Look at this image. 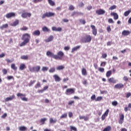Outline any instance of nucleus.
<instances>
[{
  "mask_svg": "<svg viewBox=\"0 0 131 131\" xmlns=\"http://www.w3.org/2000/svg\"><path fill=\"white\" fill-rule=\"evenodd\" d=\"M30 38H31V36L30 34L29 33H24L21 36V40H23L20 43H19V47H24V46H26L28 42L30 41Z\"/></svg>",
  "mask_w": 131,
  "mask_h": 131,
  "instance_id": "f257e3e1",
  "label": "nucleus"
},
{
  "mask_svg": "<svg viewBox=\"0 0 131 131\" xmlns=\"http://www.w3.org/2000/svg\"><path fill=\"white\" fill-rule=\"evenodd\" d=\"M82 41L83 43L91 42L92 41V36L91 35L85 34L82 38Z\"/></svg>",
  "mask_w": 131,
  "mask_h": 131,
  "instance_id": "f03ea898",
  "label": "nucleus"
},
{
  "mask_svg": "<svg viewBox=\"0 0 131 131\" xmlns=\"http://www.w3.org/2000/svg\"><path fill=\"white\" fill-rule=\"evenodd\" d=\"M55 16V13L51 12H47L43 13L41 16L42 19H45V18H50V17H54Z\"/></svg>",
  "mask_w": 131,
  "mask_h": 131,
  "instance_id": "7ed1b4c3",
  "label": "nucleus"
},
{
  "mask_svg": "<svg viewBox=\"0 0 131 131\" xmlns=\"http://www.w3.org/2000/svg\"><path fill=\"white\" fill-rule=\"evenodd\" d=\"M29 70L30 72H39V71L40 70V66H36L32 68L29 67Z\"/></svg>",
  "mask_w": 131,
  "mask_h": 131,
  "instance_id": "20e7f679",
  "label": "nucleus"
},
{
  "mask_svg": "<svg viewBox=\"0 0 131 131\" xmlns=\"http://www.w3.org/2000/svg\"><path fill=\"white\" fill-rule=\"evenodd\" d=\"M16 96L18 98L20 97L22 101H24L25 102H27V101H28V99L25 97L26 96L25 94H23L22 93H18L16 94Z\"/></svg>",
  "mask_w": 131,
  "mask_h": 131,
  "instance_id": "39448f33",
  "label": "nucleus"
},
{
  "mask_svg": "<svg viewBox=\"0 0 131 131\" xmlns=\"http://www.w3.org/2000/svg\"><path fill=\"white\" fill-rule=\"evenodd\" d=\"M75 93V89L74 88H69L67 89L66 91V94L68 96L69 95H73Z\"/></svg>",
  "mask_w": 131,
  "mask_h": 131,
  "instance_id": "423d86ee",
  "label": "nucleus"
},
{
  "mask_svg": "<svg viewBox=\"0 0 131 131\" xmlns=\"http://www.w3.org/2000/svg\"><path fill=\"white\" fill-rule=\"evenodd\" d=\"M64 56V53L62 51H59L57 55H56V58H55V60H62V58H63V56Z\"/></svg>",
  "mask_w": 131,
  "mask_h": 131,
  "instance_id": "0eeeda50",
  "label": "nucleus"
},
{
  "mask_svg": "<svg viewBox=\"0 0 131 131\" xmlns=\"http://www.w3.org/2000/svg\"><path fill=\"white\" fill-rule=\"evenodd\" d=\"M46 55H47V56H48V57H50L51 58H53V59H55L57 57L56 55L54 54L53 53H52V52H51L50 51H48L47 52Z\"/></svg>",
  "mask_w": 131,
  "mask_h": 131,
  "instance_id": "6e6552de",
  "label": "nucleus"
},
{
  "mask_svg": "<svg viewBox=\"0 0 131 131\" xmlns=\"http://www.w3.org/2000/svg\"><path fill=\"white\" fill-rule=\"evenodd\" d=\"M6 17L7 18V19H10V18L16 17V13L14 12H9L6 14Z\"/></svg>",
  "mask_w": 131,
  "mask_h": 131,
  "instance_id": "1a4fd4ad",
  "label": "nucleus"
},
{
  "mask_svg": "<svg viewBox=\"0 0 131 131\" xmlns=\"http://www.w3.org/2000/svg\"><path fill=\"white\" fill-rule=\"evenodd\" d=\"M91 28L92 29V33H93V35L96 36V35H97V33H98L97 30L96 28V26H95L94 25H91Z\"/></svg>",
  "mask_w": 131,
  "mask_h": 131,
  "instance_id": "9d476101",
  "label": "nucleus"
},
{
  "mask_svg": "<svg viewBox=\"0 0 131 131\" xmlns=\"http://www.w3.org/2000/svg\"><path fill=\"white\" fill-rule=\"evenodd\" d=\"M119 117H120V119L118 122L119 124H122V123L124 122V115L123 114L119 115Z\"/></svg>",
  "mask_w": 131,
  "mask_h": 131,
  "instance_id": "9b49d317",
  "label": "nucleus"
},
{
  "mask_svg": "<svg viewBox=\"0 0 131 131\" xmlns=\"http://www.w3.org/2000/svg\"><path fill=\"white\" fill-rule=\"evenodd\" d=\"M109 109L106 110L105 113L102 115L101 120H105V118L108 116V114H109Z\"/></svg>",
  "mask_w": 131,
  "mask_h": 131,
  "instance_id": "f8f14e48",
  "label": "nucleus"
},
{
  "mask_svg": "<svg viewBox=\"0 0 131 131\" xmlns=\"http://www.w3.org/2000/svg\"><path fill=\"white\" fill-rule=\"evenodd\" d=\"M15 96L14 95L10 96L4 99V102H9L10 101H13V100H14V99H15Z\"/></svg>",
  "mask_w": 131,
  "mask_h": 131,
  "instance_id": "ddd939ff",
  "label": "nucleus"
},
{
  "mask_svg": "<svg viewBox=\"0 0 131 131\" xmlns=\"http://www.w3.org/2000/svg\"><path fill=\"white\" fill-rule=\"evenodd\" d=\"M105 13H106V11L103 10V9H99V10H97L96 11V13L97 15H104V14H105Z\"/></svg>",
  "mask_w": 131,
  "mask_h": 131,
  "instance_id": "4468645a",
  "label": "nucleus"
},
{
  "mask_svg": "<svg viewBox=\"0 0 131 131\" xmlns=\"http://www.w3.org/2000/svg\"><path fill=\"white\" fill-rule=\"evenodd\" d=\"M22 18H27V17H31V13L25 12L21 14Z\"/></svg>",
  "mask_w": 131,
  "mask_h": 131,
  "instance_id": "2eb2a0df",
  "label": "nucleus"
},
{
  "mask_svg": "<svg viewBox=\"0 0 131 131\" xmlns=\"http://www.w3.org/2000/svg\"><path fill=\"white\" fill-rule=\"evenodd\" d=\"M130 31L127 30H123L122 32V35L123 36H127V35H129L130 34Z\"/></svg>",
  "mask_w": 131,
  "mask_h": 131,
  "instance_id": "dca6fc26",
  "label": "nucleus"
},
{
  "mask_svg": "<svg viewBox=\"0 0 131 131\" xmlns=\"http://www.w3.org/2000/svg\"><path fill=\"white\" fill-rule=\"evenodd\" d=\"M111 15L113 16L114 20H117L119 18L118 14L115 12H111Z\"/></svg>",
  "mask_w": 131,
  "mask_h": 131,
  "instance_id": "f3484780",
  "label": "nucleus"
},
{
  "mask_svg": "<svg viewBox=\"0 0 131 131\" xmlns=\"http://www.w3.org/2000/svg\"><path fill=\"white\" fill-rule=\"evenodd\" d=\"M32 34L34 36H39L40 35V31L38 30H35L32 33Z\"/></svg>",
  "mask_w": 131,
  "mask_h": 131,
  "instance_id": "a211bd4d",
  "label": "nucleus"
},
{
  "mask_svg": "<svg viewBox=\"0 0 131 131\" xmlns=\"http://www.w3.org/2000/svg\"><path fill=\"white\" fill-rule=\"evenodd\" d=\"M52 30L53 31H62V28L61 27L57 28L56 27H53L52 28Z\"/></svg>",
  "mask_w": 131,
  "mask_h": 131,
  "instance_id": "6ab92c4d",
  "label": "nucleus"
},
{
  "mask_svg": "<svg viewBox=\"0 0 131 131\" xmlns=\"http://www.w3.org/2000/svg\"><path fill=\"white\" fill-rule=\"evenodd\" d=\"M53 78H54L55 81L59 82L61 80V78L58 75H53Z\"/></svg>",
  "mask_w": 131,
  "mask_h": 131,
  "instance_id": "aec40b11",
  "label": "nucleus"
},
{
  "mask_svg": "<svg viewBox=\"0 0 131 131\" xmlns=\"http://www.w3.org/2000/svg\"><path fill=\"white\" fill-rule=\"evenodd\" d=\"M124 85L123 84L121 83H118L115 85L114 88L115 89H122L123 88Z\"/></svg>",
  "mask_w": 131,
  "mask_h": 131,
  "instance_id": "412c9836",
  "label": "nucleus"
},
{
  "mask_svg": "<svg viewBox=\"0 0 131 131\" xmlns=\"http://www.w3.org/2000/svg\"><path fill=\"white\" fill-rule=\"evenodd\" d=\"M54 39V36L51 35L50 36L48 39L45 40L46 42H50V41H52Z\"/></svg>",
  "mask_w": 131,
  "mask_h": 131,
  "instance_id": "4be33fe9",
  "label": "nucleus"
},
{
  "mask_svg": "<svg viewBox=\"0 0 131 131\" xmlns=\"http://www.w3.org/2000/svg\"><path fill=\"white\" fill-rule=\"evenodd\" d=\"M81 73L82 75H83L84 76L88 75V72H86V69H85V68H82L81 70Z\"/></svg>",
  "mask_w": 131,
  "mask_h": 131,
  "instance_id": "5701e85b",
  "label": "nucleus"
},
{
  "mask_svg": "<svg viewBox=\"0 0 131 131\" xmlns=\"http://www.w3.org/2000/svg\"><path fill=\"white\" fill-rule=\"evenodd\" d=\"M19 24V19H16L12 24H11V26H17Z\"/></svg>",
  "mask_w": 131,
  "mask_h": 131,
  "instance_id": "b1692460",
  "label": "nucleus"
},
{
  "mask_svg": "<svg viewBox=\"0 0 131 131\" xmlns=\"http://www.w3.org/2000/svg\"><path fill=\"white\" fill-rule=\"evenodd\" d=\"M8 27H9V25H8V24H4L2 26H0V29L3 30V29L8 28Z\"/></svg>",
  "mask_w": 131,
  "mask_h": 131,
  "instance_id": "393cba45",
  "label": "nucleus"
},
{
  "mask_svg": "<svg viewBox=\"0 0 131 131\" xmlns=\"http://www.w3.org/2000/svg\"><path fill=\"white\" fill-rule=\"evenodd\" d=\"M80 48V46H77L75 47H74L72 49L71 53H73V52H75V51H77V50H78Z\"/></svg>",
  "mask_w": 131,
  "mask_h": 131,
  "instance_id": "a878e982",
  "label": "nucleus"
},
{
  "mask_svg": "<svg viewBox=\"0 0 131 131\" xmlns=\"http://www.w3.org/2000/svg\"><path fill=\"white\" fill-rule=\"evenodd\" d=\"M19 130L20 131H27V127H26L25 126H21L19 127Z\"/></svg>",
  "mask_w": 131,
  "mask_h": 131,
  "instance_id": "bb28decb",
  "label": "nucleus"
},
{
  "mask_svg": "<svg viewBox=\"0 0 131 131\" xmlns=\"http://www.w3.org/2000/svg\"><path fill=\"white\" fill-rule=\"evenodd\" d=\"M109 82H111L112 83H116V81L114 79V78L112 77L108 79Z\"/></svg>",
  "mask_w": 131,
  "mask_h": 131,
  "instance_id": "cd10ccee",
  "label": "nucleus"
},
{
  "mask_svg": "<svg viewBox=\"0 0 131 131\" xmlns=\"http://www.w3.org/2000/svg\"><path fill=\"white\" fill-rule=\"evenodd\" d=\"M26 68V66H25V64L23 63L21 64L19 66V69L20 70H24V69H25Z\"/></svg>",
  "mask_w": 131,
  "mask_h": 131,
  "instance_id": "c85d7f7f",
  "label": "nucleus"
},
{
  "mask_svg": "<svg viewBox=\"0 0 131 131\" xmlns=\"http://www.w3.org/2000/svg\"><path fill=\"white\" fill-rule=\"evenodd\" d=\"M48 2L49 5L51 6V7H54V6L55 5V2H54L53 0H48Z\"/></svg>",
  "mask_w": 131,
  "mask_h": 131,
  "instance_id": "c756f323",
  "label": "nucleus"
},
{
  "mask_svg": "<svg viewBox=\"0 0 131 131\" xmlns=\"http://www.w3.org/2000/svg\"><path fill=\"white\" fill-rule=\"evenodd\" d=\"M131 109V103H129L127 107L124 108V111L127 112L128 110H130Z\"/></svg>",
  "mask_w": 131,
  "mask_h": 131,
  "instance_id": "7c9ffc66",
  "label": "nucleus"
},
{
  "mask_svg": "<svg viewBox=\"0 0 131 131\" xmlns=\"http://www.w3.org/2000/svg\"><path fill=\"white\" fill-rule=\"evenodd\" d=\"M42 31H44L45 32H49V31H50V29H49V28H48L46 26H44L42 27Z\"/></svg>",
  "mask_w": 131,
  "mask_h": 131,
  "instance_id": "2f4dec72",
  "label": "nucleus"
},
{
  "mask_svg": "<svg viewBox=\"0 0 131 131\" xmlns=\"http://www.w3.org/2000/svg\"><path fill=\"white\" fill-rule=\"evenodd\" d=\"M112 74V71H108L106 73V77H110V76H111Z\"/></svg>",
  "mask_w": 131,
  "mask_h": 131,
  "instance_id": "473e14b6",
  "label": "nucleus"
},
{
  "mask_svg": "<svg viewBox=\"0 0 131 131\" xmlns=\"http://www.w3.org/2000/svg\"><path fill=\"white\" fill-rule=\"evenodd\" d=\"M50 123H56L57 122V120H54L52 118H51L49 120Z\"/></svg>",
  "mask_w": 131,
  "mask_h": 131,
  "instance_id": "72a5a7b5",
  "label": "nucleus"
},
{
  "mask_svg": "<svg viewBox=\"0 0 131 131\" xmlns=\"http://www.w3.org/2000/svg\"><path fill=\"white\" fill-rule=\"evenodd\" d=\"M11 69H13V70H17V67H16V65L15 64V63H12L11 64Z\"/></svg>",
  "mask_w": 131,
  "mask_h": 131,
  "instance_id": "f704fd0d",
  "label": "nucleus"
},
{
  "mask_svg": "<svg viewBox=\"0 0 131 131\" xmlns=\"http://www.w3.org/2000/svg\"><path fill=\"white\" fill-rule=\"evenodd\" d=\"M21 60H28V56L27 55H23L20 57Z\"/></svg>",
  "mask_w": 131,
  "mask_h": 131,
  "instance_id": "c9c22d12",
  "label": "nucleus"
},
{
  "mask_svg": "<svg viewBox=\"0 0 131 131\" xmlns=\"http://www.w3.org/2000/svg\"><path fill=\"white\" fill-rule=\"evenodd\" d=\"M63 118H67V113H64L60 117V119H63Z\"/></svg>",
  "mask_w": 131,
  "mask_h": 131,
  "instance_id": "e433bc0d",
  "label": "nucleus"
},
{
  "mask_svg": "<svg viewBox=\"0 0 131 131\" xmlns=\"http://www.w3.org/2000/svg\"><path fill=\"white\" fill-rule=\"evenodd\" d=\"M55 71H56V69H55V68H51L49 70V72H50V73H54Z\"/></svg>",
  "mask_w": 131,
  "mask_h": 131,
  "instance_id": "4c0bfd02",
  "label": "nucleus"
},
{
  "mask_svg": "<svg viewBox=\"0 0 131 131\" xmlns=\"http://www.w3.org/2000/svg\"><path fill=\"white\" fill-rule=\"evenodd\" d=\"M130 12H131L130 10H128L127 11H125L124 13V16H125V17H127V16H128L130 13Z\"/></svg>",
  "mask_w": 131,
  "mask_h": 131,
  "instance_id": "58836bf2",
  "label": "nucleus"
},
{
  "mask_svg": "<svg viewBox=\"0 0 131 131\" xmlns=\"http://www.w3.org/2000/svg\"><path fill=\"white\" fill-rule=\"evenodd\" d=\"M112 129V128L110 126H107L106 127L103 131H111Z\"/></svg>",
  "mask_w": 131,
  "mask_h": 131,
  "instance_id": "ea45409f",
  "label": "nucleus"
},
{
  "mask_svg": "<svg viewBox=\"0 0 131 131\" xmlns=\"http://www.w3.org/2000/svg\"><path fill=\"white\" fill-rule=\"evenodd\" d=\"M65 67L63 66H59L56 68L57 70H63Z\"/></svg>",
  "mask_w": 131,
  "mask_h": 131,
  "instance_id": "a19ab883",
  "label": "nucleus"
},
{
  "mask_svg": "<svg viewBox=\"0 0 131 131\" xmlns=\"http://www.w3.org/2000/svg\"><path fill=\"white\" fill-rule=\"evenodd\" d=\"M49 70V68L47 67H42L41 68V71L45 72V71H48Z\"/></svg>",
  "mask_w": 131,
  "mask_h": 131,
  "instance_id": "79ce46f5",
  "label": "nucleus"
},
{
  "mask_svg": "<svg viewBox=\"0 0 131 131\" xmlns=\"http://www.w3.org/2000/svg\"><path fill=\"white\" fill-rule=\"evenodd\" d=\"M20 30H21L22 31H26V30H28V28H27V27L24 26L23 28L20 29Z\"/></svg>",
  "mask_w": 131,
  "mask_h": 131,
  "instance_id": "37998d69",
  "label": "nucleus"
},
{
  "mask_svg": "<svg viewBox=\"0 0 131 131\" xmlns=\"http://www.w3.org/2000/svg\"><path fill=\"white\" fill-rule=\"evenodd\" d=\"M70 128L71 129V130H74V131H77V128H76V127L73 126H70Z\"/></svg>",
  "mask_w": 131,
  "mask_h": 131,
  "instance_id": "c03bdc74",
  "label": "nucleus"
},
{
  "mask_svg": "<svg viewBox=\"0 0 131 131\" xmlns=\"http://www.w3.org/2000/svg\"><path fill=\"white\" fill-rule=\"evenodd\" d=\"M116 9V5H113L109 8V10L112 11L113 10H115Z\"/></svg>",
  "mask_w": 131,
  "mask_h": 131,
  "instance_id": "a18cd8bd",
  "label": "nucleus"
},
{
  "mask_svg": "<svg viewBox=\"0 0 131 131\" xmlns=\"http://www.w3.org/2000/svg\"><path fill=\"white\" fill-rule=\"evenodd\" d=\"M46 120H47V119L44 118H42L40 120V122H41V123H42V124H45V122L46 121Z\"/></svg>",
  "mask_w": 131,
  "mask_h": 131,
  "instance_id": "49530a36",
  "label": "nucleus"
},
{
  "mask_svg": "<svg viewBox=\"0 0 131 131\" xmlns=\"http://www.w3.org/2000/svg\"><path fill=\"white\" fill-rule=\"evenodd\" d=\"M35 81H36V80L31 81L28 84L29 86H31L32 84H34V83H35Z\"/></svg>",
  "mask_w": 131,
  "mask_h": 131,
  "instance_id": "de8ad7c7",
  "label": "nucleus"
},
{
  "mask_svg": "<svg viewBox=\"0 0 131 131\" xmlns=\"http://www.w3.org/2000/svg\"><path fill=\"white\" fill-rule=\"evenodd\" d=\"M103 99V97L102 96H99L96 99H95V101L96 102H98L99 101H101V100Z\"/></svg>",
  "mask_w": 131,
  "mask_h": 131,
  "instance_id": "09e8293b",
  "label": "nucleus"
},
{
  "mask_svg": "<svg viewBox=\"0 0 131 131\" xmlns=\"http://www.w3.org/2000/svg\"><path fill=\"white\" fill-rule=\"evenodd\" d=\"M113 106H117L118 105V102L117 101H113L112 103Z\"/></svg>",
  "mask_w": 131,
  "mask_h": 131,
  "instance_id": "8fccbe9b",
  "label": "nucleus"
},
{
  "mask_svg": "<svg viewBox=\"0 0 131 131\" xmlns=\"http://www.w3.org/2000/svg\"><path fill=\"white\" fill-rule=\"evenodd\" d=\"M73 104H74V100L70 101H69V102L68 103L69 106H71V105H73Z\"/></svg>",
  "mask_w": 131,
  "mask_h": 131,
  "instance_id": "3c124183",
  "label": "nucleus"
},
{
  "mask_svg": "<svg viewBox=\"0 0 131 131\" xmlns=\"http://www.w3.org/2000/svg\"><path fill=\"white\" fill-rule=\"evenodd\" d=\"M69 10H70V11H73V10H74V6L73 5H70L69 7Z\"/></svg>",
  "mask_w": 131,
  "mask_h": 131,
  "instance_id": "603ef678",
  "label": "nucleus"
},
{
  "mask_svg": "<svg viewBox=\"0 0 131 131\" xmlns=\"http://www.w3.org/2000/svg\"><path fill=\"white\" fill-rule=\"evenodd\" d=\"M98 71H99L100 72H104L105 71V69H104L103 68H99L98 69Z\"/></svg>",
  "mask_w": 131,
  "mask_h": 131,
  "instance_id": "864d4df0",
  "label": "nucleus"
},
{
  "mask_svg": "<svg viewBox=\"0 0 131 131\" xmlns=\"http://www.w3.org/2000/svg\"><path fill=\"white\" fill-rule=\"evenodd\" d=\"M100 66L105 67L106 66V61H102L100 64Z\"/></svg>",
  "mask_w": 131,
  "mask_h": 131,
  "instance_id": "5fc2aeb1",
  "label": "nucleus"
},
{
  "mask_svg": "<svg viewBox=\"0 0 131 131\" xmlns=\"http://www.w3.org/2000/svg\"><path fill=\"white\" fill-rule=\"evenodd\" d=\"M37 88H40V83L39 82H38L37 84L35 85V89H37Z\"/></svg>",
  "mask_w": 131,
  "mask_h": 131,
  "instance_id": "6e6d98bb",
  "label": "nucleus"
},
{
  "mask_svg": "<svg viewBox=\"0 0 131 131\" xmlns=\"http://www.w3.org/2000/svg\"><path fill=\"white\" fill-rule=\"evenodd\" d=\"M7 78L8 80H11V79H14V77L13 76H8Z\"/></svg>",
  "mask_w": 131,
  "mask_h": 131,
  "instance_id": "4d7b16f0",
  "label": "nucleus"
},
{
  "mask_svg": "<svg viewBox=\"0 0 131 131\" xmlns=\"http://www.w3.org/2000/svg\"><path fill=\"white\" fill-rule=\"evenodd\" d=\"M91 100H92V101H94V100H95V101H96V95H93L91 96Z\"/></svg>",
  "mask_w": 131,
  "mask_h": 131,
  "instance_id": "13d9d810",
  "label": "nucleus"
},
{
  "mask_svg": "<svg viewBox=\"0 0 131 131\" xmlns=\"http://www.w3.org/2000/svg\"><path fill=\"white\" fill-rule=\"evenodd\" d=\"M40 2H42V0H33V3H34V4H37V3H40Z\"/></svg>",
  "mask_w": 131,
  "mask_h": 131,
  "instance_id": "bf43d9fd",
  "label": "nucleus"
},
{
  "mask_svg": "<svg viewBox=\"0 0 131 131\" xmlns=\"http://www.w3.org/2000/svg\"><path fill=\"white\" fill-rule=\"evenodd\" d=\"M79 22L80 23H82V24H83L84 25V24H85V20H84V19H79Z\"/></svg>",
  "mask_w": 131,
  "mask_h": 131,
  "instance_id": "052dcab7",
  "label": "nucleus"
},
{
  "mask_svg": "<svg viewBox=\"0 0 131 131\" xmlns=\"http://www.w3.org/2000/svg\"><path fill=\"white\" fill-rule=\"evenodd\" d=\"M102 58L103 59H105V58H107V53L102 54Z\"/></svg>",
  "mask_w": 131,
  "mask_h": 131,
  "instance_id": "680f3d73",
  "label": "nucleus"
},
{
  "mask_svg": "<svg viewBox=\"0 0 131 131\" xmlns=\"http://www.w3.org/2000/svg\"><path fill=\"white\" fill-rule=\"evenodd\" d=\"M2 72L3 73V74H4V75H6V74H7V73H8V71L6 70V69H4L3 70Z\"/></svg>",
  "mask_w": 131,
  "mask_h": 131,
  "instance_id": "e2e57ef3",
  "label": "nucleus"
},
{
  "mask_svg": "<svg viewBox=\"0 0 131 131\" xmlns=\"http://www.w3.org/2000/svg\"><path fill=\"white\" fill-rule=\"evenodd\" d=\"M84 4H83V3L81 2V3H80L79 4V7L80 8H82V7H84Z\"/></svg>",
  "mask_w": 131,
  "mask_h": 131,
  "instance_id": "0e129e2a",
  "label": "nucleus"
},
{
  "mask_svg": "<svg viewBox=\"0 0 131 131\" xmlns=\"http://www.w3.org/2000/svg\"><path fill=\"white\" fill-rule=\"evenodd\" d=\"M76 15H77L78 16H82V15H83V13L76 12Z\"/></svg>",
  "mask_w": 131,
  "mask_h": 131,
  "instance_id": "69168bd1",
  "label": "nucleus"
},
{
  "mask_svg": "<svg viewBox=\"0 0 131 131\" xmlns=\"http://www.w3.org/2000/svg\"><path fill=\"white\" fill-rule=\"evenodd\" d=\"M64 51H69V50H70V47H69L68 46H66L64 48Z\"/></svg>",
  "mask_w": 131,
  "mask_h": 131,
  "instance_id": "338daca9",
  "label": "nucleus"
},
{
  "mask_svg": "<svg viewBox=\"0 0 131 131\" xmlns=\"http://www.w3.org/2000/svg\"><path fill=\"white\" fill-rule=\"evenodd\" d=\"M108 23H114V21H113V19L112 18H109L108 19Z\"/></svg>",
  "mask_w": 131,
  "mask_h": 131,
  "instance_id": "774afa93",
  "label": "nucleus"
}]
</instances>
